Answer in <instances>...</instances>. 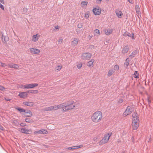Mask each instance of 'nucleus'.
Masks as SVG:
<instances>
[{"instance_id": "nucleus-53", "label": "nucleus", "mask_w": 153, "mask_h": 153, "mask_svg": "<svg viewBox=\"0 0 153 153\" xmlns=\"http://www.w3.org/2000/svg\"><path fill=\"white\" fill-rule=\"evenodd\" d=\"M0 128L1 129V130H3V128L2 127H0Z\"/></svg>"}, {"instance_id": "nucleus-50", "label": "nucleus", "mask_w": 153, "mask_h": 153, "mask_svg": "<svg viewBox=\"0 0 153 153\" xmlns=\"http://www.w3.org/2000/svg\"><path fill=\"white\" fill-rule=\"evenodd\" d=\"M131 4H133V2L132 1V0H127Z\"/></svg>"}, {"instance_id": "nucleus-14", "label": "nucleus", "mask_w": 153, "mask_h": 153, "mask_svg": "<svg viewBox=\"0 0 153 153\" xmlns=\"http://www.w3.org/2000/svg\"><path fill=\"white\" fill-rule=\"evenodd\" d=\"M18 96L21 98H25L27 97L28 94L26 92H20Z\"/></svg>"}, {"instance_id": "nucleus-29", "label": "nucleus", "mask_w": 153, "mask_h": 153, "mask_svg": "<svg viewBox=\"0 0 153 153\" xmlns=\"http://www.w3.org/2000/svg\"><path fill=\"white\" fill-rule=\"evenodd\" d=\"M44 110L45 111H53V108L52 106H49L48 107H46L44 109Z\"/></svg>"}, {"instance_id": "nucleus-12", "label": "nucleus", "mask_w": 153, "mask_h": 153, "mask_svg": "<svg viewBox=\"0 0 153 153\" xmlns=\"http://www.w3.org/2000/svg\"><path fill=\"white\" fill-rule=\"evenodd\" d=\"M20 131L22 133L26 134H30L32 132V130L31 129H27L25 128H22L20 130Z\"/></svg>"}, {"instance_id": "nucleus-41", "label": "nucleus", "mask_w": 153, "mask_h": 153, "mask_svg": "<svg viewBox=\"0 0 153 153\" xmlns=\"http://www.w3.org/2000/svg\"><path fill=\"white\" fill-rule=\"evenodd\" d=\"M63 42V39L62 38H60L58 40V43L59 44H61Z\"/></svg>"}, {"instance_id": "nucleus-20", "label": "nucleus", "mask_w": 153, "mask_h": 153, "mask_svg": "<svg viewBox=\"0 0 153 153\" xmlns=\"http://www.w3.org/2000/svg\"><path fill=\"white\" fill-rule=\"evenodd\" d=\"M23 104L25 105L30 107L34 105L33 102H23Z\"/></svg>"}, {"instance_id": "nucleus-30", "label": "nucleus", "mask_w": 153, "mask_h": 153, "mask_svg": "<svg viewBox=\"0 0 153 153\" xmlns=\"http://www.w3.org/2000/svg\"><path fill=\"white\" fill-rule=\"evenodd\" d=\"M94 34L96 35V34H97L98 35H100V32L99 30L98 29H96L94 31Z\"/></svg>"}, {"instance_id": "nucleus-31", "label": "nucleus", "mask_w": 153, "mask_h": 153, "mask_svg": "<svg viewBox=\"0 0 153 153\" xmlns=\"http://www.w3.org/2000/svg\"><path fill=\"white\" fill-rule=\"evenodd\" d=\"M82 66V64L81 62H79L76 65L77 68L79 69H80Z\"/></svg>"}, {"instance_id": "nucleus-3", "label": "nucleus", "mask_w": 153, "mask_h": 153, "mask_svg": "<svg viewBox=\"0 0 153 153\" xmlns=\"http://www.w3.org/2000/svg\"><path fill=\"white\" fill-rule=\"evenodd\" d=\"M132 127L134 130H136L139 125V117L137 113H134L132 115Z\"/></svg>"}, {"instance_id": "nucleus-28", "label": "nucleus", "mask_w": 153, "mask_h": 153, "mask_svg": "<svg viewBox=\"0 0 153 153\" xmlns=\"http://www.w3.org/2000/svg\"><path fill=\"white\" fill-rule=\"evenodd\" d=\"M129 59L128 58H127L126 60V62L125 63L124 66L126 68H127L128 65L129 64Z\"/></svg>"}, {"instance_id": "nucleus-9", "label": "nucleus", "mask_w": 153, "mask_h": 153, "mask_svg": "<svg viewBox=\"0 0 153 153\" xmlns=\"http://www.w3.org/2000/svg\"><path fill=\"white\" fill-rule=\"evenodd\" d=\"M29 49L30 53L32 54L39 55L40 52V50L34 48H30Z\"/></svg>"}, {"instance_id": "nucleus-38", "label": "nucleus", "mask_w": 153, "mask_h": 153, "mask_svg": "<svg viewBox=\"0 0 153 153\" xmlns=\"http://www.w3.org/2000/svg\"><path fill=\"white\" fill-rule=\"evenodd\" d=\"M39 92L37 90H31L30 93L31 94H37Z\"/></svg>"}, {"instance_id": "nucleus-39", "label": "nucleus", "mask_w": 153, "mask_h": 153, "mask_svg": "<svg viewBox=\"0 0 153 153\" xmlns=\"http://www.w3.org/2000/svg\"><path fill=\"white\" fill-rule=\"evenodd\" d=\"M59 27L58 26H56L53 29V30L54 32H56L59 30Z\"/></svg>"}, {"instance_id": "nucleus-5", "label": "nucleus", "mask_w": 153, "mask_h": 153, "mask_svg": "<svg viewBox=\"0 0 153 153\" xmlns=\"http://www.w3.org/2000/svg\"><path fill=\"white\" fill-rule=\"evenodd\" d=\"M38 85L37 83L27 84L25 85H22L21 88L23 89H31L37 86Z\"/></svg>"}, {"instance_id": "nucleus-24", "label": "nucleus", "mask_w": 153, "mask_h": 153, "mask_svg": "<svg viewBox=\"0 0 153 153\" xmlns=\"http://www.w3.org/2000/svg\"><path fill=\"white\" fill-rule=\"evenodd\" d=\"M115 72V71H114L113 69H110L107 73V76H111Z\"/></svg>"}, {"instance_id": "nucleus-4", "label": "nucleus", "mask_w": 153, "mask_h": 153, "mask_svg": "<svg viewBox=\"0 0 153 153\" xmlns=\"http://www.w3.org/2000/svg\"><path fill=\"white\" fill-rule=\"evenodd\" d=\"M111 134L110 133H107L105 134L102 139L99 142V145H101L107 143L108 141Z\"/></svg>"}, {"instance_id": "nucleus-11", "label": "nucleus", "mask_w": 153, "mask_h": 153, "mask_svg": "<svg viewBox=\"0 0 153 153\" xmlns=\"http://www.w3.org/2000/svg\"><path fill=\"white\" fill-rule=\"evenodd\" d=\"M79 39L76 38H74L72 39L71 42V45L72 47H75L76 46L79 42Z\"/></svg>"}, {"instance_id": "nucleus-1", "label": "nucleus", "mask_w": 153, "mask_h": 153, "mask_svg": "<svg viewBox=\"0 0 153 153\" xmlns=\"http://www.w3.org/2000/svg\"><path fill=\"white\" fill-rule=\"evenodd\" d=\"M74 101L70 100L64 102L57 105L52 106L53 111H55L62 108V111L66 112L69 110H72L77 107L76 105H73Z\"/></svg>"}, {"instance_id": "nucleus-13", "label": "nucleus", "mask_w": 153, "mask_h": 153, "mask_svg": "<svg viewBox=\"0 0 153 153\" xmlns=\"http://www.w3.org/2000/svg\"><path fill=\"white\" fill-rule=\"evenodd\" d=\"M40 37V35L38 33L33 35L32 36V40L33 42H36L38 41Z\"/></svg>"}, {"instance_id": "nucleus-44", "label": "nucleus", "mask_w": 153, "mask_h": 153, "mask_svg": "<svg viewBox=\"0 0 153 153\" xmlns=\"http://www.w3.org/2000/svg\"><path fill=\"white\" fill-rule=\"evenodd\" d=\"M123 101V99L121 98L118 100V102L119 103H122Z\"/></svg>"}, {"instance_id": "nucleus-17", "label": "nucleus", "mask_w": 153, "mask_h": 153, "mask_svg": "<svg viewBox=\"0 0 153 153\" xmlns=\"http://www.w3.org/2000/svg\"><path fill=\"white\" fill-rule=\"evenodd\" d=\"M24 115L26 117H30L32 116V113L31 111L30 110L27 111H25Z\"/></svg>"}, {"instance_id": "nucleus-10", "label": "nucleus", "mask_w": 153, "mask_h": 153, "mask_svg": "<svg viewBox=\"0 0 153 153\" xmlns=\"http://www.w3.org/2000/svg\"><path fill=\"white\" fill-rule=\"evenodd\" d=\"M48 133V132L47 130L45 129H42L38 131H34L33 132L34 134L35 135H36L37 134H47Z\"/></svg>"}, {"instance_id": "nucleus-22", "label": "nucleus", "mask_w": 153, "mask_h": 153, "mask_svg": "<svg viewBox=\"0 0 153 153\" xmlns=\"http://www.w3.org/2000/svg\"><path fill=\"white\" fill-rule=\"evenodd\" d=\"M94 62V60L93 59H91L89 61L87 65L89 67H92L94 66L93 63Z\"/></svg>"}, {"instance_id": "nucleus-7", "label": "nucleus", "mask_w": 153, "mask_h": 153, "mask_svg": "<svg viewBox=\"0 0 153 153\" xmlns=\"http://www.w3.org/2000/svg\"><path fill=\"white\" fill-rule=\"evenodd\" d=\"M91 56L92 54L91 53L87 52L83 53L81 57L82 59L84 60H88L91 58Z\"/></svg>"}, {"instance_id": "nucleus-57", "label": "nucleus", "mask_w": 153, "mask_h": 153, "mask_svg": "<svg viewBox=\"0 0 153 153\" xmlns=\"http://www.w3.org/2000/svg\"><path fill=\"white\" fill-rule=\"evenodd\" d=\"M29 141H30V140H29ZM31 141H32L31 140Z\"/></svg>"}, {"instance_id": "nucleus-35", "label": "nucleus", "mask_w": 153, "mask_h": 153, "mask_svg": "<svg viewBox=\"0 0 153 153\" xmlns=\"http://www.w3.org/2000/svg\"><path fill=\"white\" fill-rule=\"evenodd\" d=\"M119 69V67L118 65H115L114 67V69H113L115 71H117Z\"/></svg>"}, {"instance_id": "nucleus-48", "label": "nucleus", "mask_w": 153, "mask_h": 153, "mask_svg": "<svg viewBox=\"0 0 153 153\" xmlns=\"http://www.w3.org/2000/svg\"><path fill=\"white\" fill-rule=\"evenodd\" d=\"M71 149H72V147H69L67 148H66V150H71Z\"/></svg>"}, {"instance_id": "nucleus-55", "label": "nucleus", "mask_w": 153, "mask_h": 153, "mask_svg": "<svg viewBox=\"0 0 153 153\" xmlns=\"http://www.w3.org/2000/svg\"><path fill=\"white\" fill-rule=\"evenodd\" d=\"M148 101L149 102H150V101L149 100V98H148Z\"/></svg>"}, {"instance_id": "nucleus-47", "label": "nucleus", "mask_w": 153, "mask_h": 153, "mask_svg": "<svg viewBox=\"0 0 153 153\" xmlns=\"http://www.w3.org/2000/svg\"><path fill=\"white\" fill-rule=\"evenodd\" d=\"M139 10H137H137H136V13L138 14V15H139L140 14V11L139 10Z\"/></svg>"}, {"instance_id": "nucleus-19", "label": "nucleus", "mask_w": 153, "mask_h": 153, "mask_svg": "<svg viewBox=\"0 0 153 153\" xmlns=\"http://www.w3.org/2000/svg\"><path fill=\"white\" fill-rule=\"evenodd\" d=\"M62 66L61 65L56 66L54 68V71L55 72L59 71L62 68Z\"/></svg>"}, {"instance_id": "nucleus-26", "label": "nucleus", "mask_w": 153, "mask_h": 153, "mask_svg": "<svg viewBox=\"0 0 153 153\" xmlns=\"http://www.w3.org/2000/svg\"><path fill=\"white\" fill-rule=\"evenodd\" d=\"M137 53V51L136 50H134L131 53L129 57L131 58H132L135 56V55Z\"/></svg>"}, {"instance_id": "nucleus-37", "label": "nucleus", "mask_w": 153, "mask_h": 153, "mask_svg": "<svg viewBox=\"0 0 153 153\" xmlns=\"http://www.w3.org/2000/svg\"><path fill=\"white\" fill-rule=\"evenodd\" d=\"M123 36H128L129 37L131 36V34L128 32H125L123 34Z\"/></svg>"}, {"instance_id": "nucleus-51", "label": "nucleus", "mask_w": 153, "mask_h": 153, "mask_svg": "<svg viewBox=\"0 0 153 153\" xmlns=\"http://www.w3.org/2000/svg\"><path fill=\"white\" fill-rule=\"evenodd\" d=\"M131 38L132 39H134V35L133 33L132 34V35L131 36Z\"/></svg>"}, {"instance_id": "nucleus-42", "label": "nucleus", "mask_w": 153, "mask_h": 153, "mask_svg": "<svg viewBox=\"0 0 153 153\" xmlns=\"http://www.w3.org/2000/svg\"><path fill=\"white\" fill-rule=\"evenodd\" d=\"M1 66H2L3 67H5V68L6 69H7V65L5 63H2V64L1 65Z\"/></svg>"}, {"instance_id": "nucleus-46", "label": "nucleus", "mask_w": 153, "mask_h": 153, "mask_svg": "<svg viewBox=\"0 0 153 153\" xmlns=\"http://www.w3.org/2000/svg\"><path fill=\"white\" fill-rule=\"evenodd\" d=\"M101 0H96V2L97 3L100 4L101 3Z\"/></svg>"}, {"instance_id": "nucleus-43", "label": "nucleus", "mask_w": 153, "mask_h": 153, "mask_svg": "<svg viewBox=\"0 0 153 153\" xmlns=\"http://www.w3.org/2000/svg\"><path fill=\"white\" fill-rule=\"evenodd\" d=\"M0 90L4 91H5V88L3 86L0 85Z\"/></svg>"}, {"instance_id": "nucleus-33", "label": "nucleus", "mask_w": 153, "mask_h": 153, "mask_svg": "<svg viewBox=\"0 0 153 153\" xmlns=\"http://www.w3.org/2000/svg\"><path fill=\"white\" fill-rule=\"evenodd\" d=\"M16 109L20 112H24V113L25 112V110L22 108H20L19 107H18L16 108Z\"/></svg>"}, {"instance_id": "nucleus-15", "label": "nucleus", "mask_w": 153, "mask_h": 153, "mask_svg": "<svg viewBox=\"0 0 153 153\" xmlns=\"http://www.w3.org/2000/svg\"><path fill=\"white\" fill-rule=\"evenodd\" d=\"M129 47L128 45L124 46L122 49V53L123 54H125L127 53L128 51Z\"/></svg>"}, {"instance_id": "nucleus-52", "label": "nucleus", "mask_w": 153, "mask_h": 153, "mask_svg": "<svg viewBox=\"0 0 153 153\" xmlns=\"http://www.w3.org/2000/svg\"><path fill=\"white\" fill-rule=\"evenodd\" d=\"M5 100L7 101H10V99H7L6 98H5Z\"/></svg>"}, {"instance_id": "nucleus-34", "label": "nucleus", "mask_w": 153, "mask_h": 153, "mask_svg": "<svg viewBox=\"0 0 153 153\" xmlns=\"http://www.w3.org/2000/svg\"><path fill=\"white\" fill-rule=\"evenodd\" d=\"M25 121L26 122L29 123H32L33 122V120L30 118H26L25 119Z\"/></svg>"}, {"instance_id": "nucleus-25", "label": "nucleus", "mask_w": 153, "mask_h": 153, "mask_svg": "<svg viewBox=\"0 0 153 153\" xmlns=\"http://www.w3.org/2000/svg\"><path fill=\"white\" fill-rule=\"evenodd\" d=\"M83 147V145L81 144L78 146H72V149L75 150L79 149L81 148H82Z\"/></svg>"}, {"instance_id": "nucleus-2", "label": "nucleus", "mask_w": 153, "mask_h": 153, "mask_svg": "<svg viewBox=\"0 0 153 153\" xmlns=\"http://www.w3.org/2000/svg\"><path fill=\"white\" fill-rule=\"evenodd\" d=\"M103 118L102 114L100 111H97L91 115V121L95 123L100 122Z\"/></svg>"}, {"instance_id": "nucleus-6", "label": "nucleus", "mask_w": 153, "mask_h": 153, "mask_svg": "<svg viewBox=\"0 0 153 153\" xmlns=\"http://www.w3.org/2000/svg\"><path fill=\"white\" fill-rule=\"evenodd\" d=\"M92 11L94 14L96 16H98L100 15L101 12V10L99 7L98 6H96L94 7L92 10Z\"/></svg>"}, {"instance_id": "nucleus-18", "label": "nucleus", "mask_w": 153, "mask_h": 153, "mask_svg": "<svg viewBox=\"0 0 153 153\" xmlns=\"http://www.w3.org/2000/svg\"><path fill=\"white\" fill-rule=\"evenodd\" d=\"M104 32L106 35H109L112 33V30L110 29H106L104 30Z\"/></svg>"}, {"instance_id": "nucleus-40", "label": "nucleus", "mask_w": 153, "mask_h": 153, "mask_svg": "<svg viewBox=\"0 0 153 153\" xmlns=\"http://www.w3.org/2000/svg\"><path fill=\"white\" fill-rule=\"evenodd\" d=\"M83 25L82 23H79L77 25V27L79 28H81L82 27Z\"/></svg>"}, {"instance_id": "nucleus-54", "label": "nucleus", "mask_w": 153, "mask_h": 153, "mask_svg": "<svg viewBox=\"0 0 153 153\" xmlns=\"http://www.w3.org/2000/svg\"><path fill=\"white\" fill-rule=\"evenodd\" d=\"M2 64V62H0V66H1V64Z\"/></svg>"}, {"instance_id": "nucleus-21", "label": "nucleus", "mask_w": 153, "mask_h": 153, "mask_svg": "<svg viewBox=\"0 0 153 153\" xmlns=\"http://www.w3.org/2000/svg\"><path fill=\"white\" fill-rule=\"evenodd\" d=\"M115 12L116 14L118 17L119 18H121L123 15V13L121 11L119 10H117Z\"/></svg>"}, {"instance_id": "nucleus-56", "label": "nucleus", "mask_w": 153, "mask_h": 153, "mask_svg": "<svg viewBox=\"0 0 153 153\" xmlns=\"http://www.w3.org/2000/svg\"><path fill=\"white\" fill-rule=\"evenodd\" d=\"M23 123H22L21 124V125L22 126H23V125H22Z\"/></svg>"}, {"instance_id": "nucleus-32", "label": "nucleus", "mask_w": 153, "mask_h": 153, "mask_svg": "<svg viewBox=\"0 0 153 153\" xmlns=\"http://www.w3.org/2000/svg\"><path fill=\"white\" fill-rule=\"evenodd\" d=\"M138 75L139 74L137 73V71H135L133 74L134 77L135 78H139Z\"/></svg>"}, {"instance_id": "nucleus-23", "label": "nucleus", "mask_w": 153, "mask_h": 153, "mask_svg": "<svg viewBox=\"0 0 153 153\" xmlns=\"http://www.w3.org/2000/svg\"><path fill=\"white\" fill-rule=\"evenodd\" d=\"M2 4H4L5 2L4 0H0V8L3 10H4V7Z\"/></svg>"}, {"instance_id": "nucleus-16", "label": "nucleus", "mask_w": 153, "mask_h": 153, "mask_svg": "<svg viewBox=\"0 0 153 153\" xmlns=\"http://www.w3.org/2000/svg\"><path fill=\"white\" fill-rule=\"evenodd\" d=\"M8 67L10 68L17 69L19 68V65L17 64L10 63L8 64Z\"/></svg>"}, {"instance_id": "nucleus-27", "label": "nucleus", "mask_w": 153, "mask_h": 153, "mask_svg": "<svg viewBox=\"0 0 153 153\" xmlns=\"http://www.w3.org/2000/svg\"><path fill=\"white\" fill-rule=\"evenodd\" d=\"M88 4V2L86 1H82L81 3V6L82 7H86Z\"/></svg>"}, {"instance_id": "nucleus-8", "label": "nucleus", "mask_w": 153, "mask_h": 153, "mask_svg": "<svg viewBox=\"0 0 153 153\" xmlns=\"http://www.w3.org/2000/svg\"><path fill=\"white\" fill-rule=\"evenodd\" d=\"M132 108L130 106H128L123 113V116L124 117L126 116H127L130 114L133 111Z\"/></svg>"}, {"instance_id": "nucleus-36", "label": "nucleus", "mask_w": 153, "mask_h": 153, "mask_svg": "<svg viewBox=\"0 0 153 153\" xmlns=\"http://www.w3.org/2000/svg\"><path fill=\"white\" fill-rule=\"evenodd\" d=\"M90 15V13L89 12H87L85 14V17L86 19H88Z\"/></svg>"}, {"instance_id": "nucleus-45", "label": "nucleus", "mask_w": 153, "mask_h": 153, "mask_svg": "<svg viewBox=\"0 0 153 153\" xmlns=\"http://www.w3.org/2000/svg\"><path fill=\"white\" fill-rule=\"evenodd\" d=\"M93 37V35L92 34L89 35L88 37V38L89 40L91 39Z\"/></svg>"}, {"instance_id": "nucleus-49", "label": "nucleus", "mask_w": 153, "mask_h": 153, "mask_svg": "<svg viewBox=\"0 0 153 153\" xmlns=\"http://www.w3.org/2000/svg\"><path fill=\"white\" fill-rule=\"evenodd\" d=\"M136 10H139L140 9V8L139 7V6L138 5H136L135 7Z\"/></svg>"}]
</instances>
